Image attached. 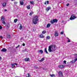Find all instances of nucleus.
<instances>
[{
  "label": "nucleus",
  "instance_id": "nucleus-6",
  "mask_svg": "<svg viewBox=\"0 0 77 77\" xmlns=\"http://www.w3.org/2000/svg\"><path fill=\"white\" fill-rule=\"evenodd\" d=\"M1 51H2L3 52H6V51H7V49H6L5 48H4L2 49V50H1Z\"/></svg>",
  "mask_w": 77,
  "mask_h": 77
},
{
  "label": "nucleus",
  "instance_id": "nucleus-5",
  "mask_svg": "<svg viewBox=\"0 0 77 77\" xmlns=\"http://www.w3.org/2000/svg\"><path fill=\"white\" fill-rule=\"evenodd\" d=\"M59 75H60V77H62L63 76V74L61 72H59Z\"/></svg>",
  "mask_w": 77,
  "mask_h": 77
},
{
  "label": "nucleus",
  "instance_id": "nucleus-13",
  "mask_svg": "<svg viewBox=\"0 0 77 77\" xmlns=\"http://www.w3.org/2000/svg\"><path fill=\"white\" fill-rule=\"evenodd\" d=\"M26 8L28 9H30V5H28L27 6Z\"/></svg>",
  "mask_w": 77,
  "mask_h": 77
},
{
  "label": "nucleus",
  "instance_id": "nucleus-35",
  "mask_svg": "<svg viewBox=\"0 0 77 77\" xmlns=\"http://www.w3.org/2000/svg\"><path fill=\"white\" fill-rule=\"evenodd\" d=\"M60 34H61V35H63V32H60Z\"/></svg>",
  "mask_w": 77,
  "mask_h": 77
},
{
  "label": "nucleus",
  "instance_id": "nucleus-37",
  "mask_svg": "<svg viewBox=\"0 0 77 77\" xmlns=\"http://www.w3.org/2000/svg\"><path fill=\"white\" fill-rule=\"evenodd\" d=\"M18 47H19V45L17 46V47H16V49H17V48H18Z\"/></svg>",
  "mask_w": 77,
  "mask_h": 77
},
{
  "label": "nucleus",
  "instance_id": "nucleus-2",
  "mask_svg": "<svg viewBox=\"0 0 77 77\" xmlns=\"http://www.w3.org/2000/svg\"><path fill=\"white\" fill-rule=\"evenodd\" d=\"M38 20V17L37 16H35L34 18L32 21L34 24H37V22Z\"/></svg>",
  "mask_w": 77,
  "mask_h": 77
},
{
  "label": "nucleus",
  "instance_id": "nucleus-17",
  "mask_svg": "<svg viewBox=\"0 0 77 77\" xmlns=\"http://www.w3.org/2000/svg\"><path fill=\"white\" fill-rule=\"evenodd\" d=\"M45 58H42L41 60H39V62H42V61L44 60Z\"/></svg>",
  "mask_w": 77,
  "mask_h": 77
},
{
  "label": "nucleus",
  "instance_id": "nucleus-32",
  "mask_svg": "<svg viewBox=\"0 0 77 77\" xmlns=\"http://www.w3.org/2000/svg\"><path fill=\"white\" fill-rule=\"evenodd\" d=\"M51 77H54L55 75H50Z\"/></svg>",
  "mask_w": 77,
  "mask_h": 77
},
{
  "label": "nucleus",
  "instance_id": "nucleus-18",
  "mask_svg": "<svg viewBox=\"0 0 77 77\" xmlns=\"http://www.w3.org/2000/svg\"><path fill=\"white\" fill-rule=\"evenodd\" d=\"M39 36L40 37V38H44V36H43V35L42 34L40 35H39Z\"/></svg>",
  "mask_w": 77,
  "mask_h": 77
},
{
  "label": "nucleus",
  "instance_id": "nucleus-19",
  "mask_svg": "<svg viewBox=\"0 0 77 77\" xmlns=\"http://www.w3.org/2000/svg\"><path fill=\"white\" fill-rule=\"evenodd\" d=\"M27 75H26V77H31V76L30 75L29 73L27 74Z\"/></svg>",
  "mask_w": 77,
  "mask_h": 77
},
{
  "label": "nucleus",
  "instance_id": "nucleus-41",
  "mask_svg": "<svg viewBox=\"0 0 77 77\" xmlns=\"http://www.w3.org/2000/svg\"><path fill=\"white\" fill-rule=\"evenodd\" d=\"M66 61L65 60H64V63H66Z\"/></svg>",
  "mask_w": 77,
  "mask_h": 77
},
{
  "label": "nucleus",
  "instance_id": "nucleus-51",
  "mask_svg": "<svg viewBox=\"0 0 77 77\" xmlns=\"http://www.w3.org/2000/svg\"><path fill=\"white\" fill-rule=\"evenodd\" d=\"M12 1H13V0H11Z\"/></svg>",
  "mask_w": 77,
  "mask_h": 77
},
{
  "label": "nucleus",
  "instance_id": "nucleus-34",
  "mask_svg": "<svg viewBox=\"0 0 77 77\" xmlns=\"http://www.w3.org/2000/svg\"><path fill=\"white\" fill-rule=\"evenodd\" d=\"M46 3L47 4V5L48 4V3H49V1H46Z\"/></svg>",
  "mask_w": 77,
  "mask_h": 77
},
{
  "label": "nucleus",
  "instance_id": "nucleus-27",
  "mask_svg": "<svg viewBox=\"0 0 77 77\" xmlns=\"http://www.w3.org/2000/svg\"><path fill=\"white\" fill-rule=\"evenodd\" d=\"M30 2L31 3V4H32V5H33V3H34L33 1H30Z\"/></svg>",
  "mask_w": 77,
  "mask_h": 77
},
{
  "label": "nucleus",
  "instance_id": "nucleus-16",
  "mask_svg": "<svg viewBox=\"0 0 77 77\" xmlns=\"http://www.w3.org/2000/svg\"><path fill=\"white\" fill-rule=\"evenodd\" d=\"M59 68H60L62 69V68H63V65H59Z\"/></svg>",
  "mask_w": 77,
  "mask_h": 77
},
{
  "label": "nucleus",
  "instance_id": "nucleus-26",
  "mask_svg": "<svg viewBox=\"0 0 77 77\" xmlns=\"http://www.w3.org/2000/svg\"><path fill=\"white\" fill-rule=\"evenodd\" d=\"M7 38H11V35H7Z\"/></svg>",
  "mask_w": 77,
  "mask_h": 77
},
{
  "label": "nucleus",
  "instance_id": "nucleus-8",
  "mask_svg": "<svg viewBox=\"0 0 77 77\" xmlns=\"http://www.w3.org/2000/svg\"><path fill=\"white\" fill-rule=\"evenodd\" d=\"M20 3L21 5H24V2H23V0H20Z\"/></svg>",
  "mask_w": 77,
  "mask_h": 77
},
{
  "label": "nucleus",
  "instance_id": "nucleus-7",
  "mask_svg": "<svg viewBox=\"0 0 77 77\" xmlns=\"http://www.w3.org/2000/svg\"><path fill=\"white\" fill-rule=\"evenodd\" d=\"M50 9H51V7H47L46 8V11L47 12H48Z\"/></svg>",
  "mask_w": 77,
  "mask_h": 77
},
{
  "label": "nucleus",
  "instance_id": "nucleus-36",
  "mask_svg": "<svg viewBox=\"0 0 77 77\" xmlns=\"http://www.w3.org/2000/svg\"><path fill=\"white\" fill-rule=\"evenodd\" d=\"M17 3L18 2H14V4H17Z\"/></svg>",
  "mask_w": 77,
  "mask_h": 77
},
{
  "label": "nucleus",
  "instance_id": "nucleus-21",
  "mask_svg": "<svg viewBox=\"0 0 77 77\" xmlns=\"http://www.w3.org/2000/svg\"><path fill=\"white\" fill-rule=\"evenodd\" d=\"M30 60V59H29V58H26L25 59V61H26L27 62V61H29V60Z\"/></svg>",
  "mask_w": 77,
  "mask_h": 77
},
{
  "label": "nucleus",
  "instance_id": "nucleus-46",
  "mask_svg": "<svg viewBox=\"0 0 77 77\" xmlns=\"http://www.w3.org/2000/svg\"><path fill=\"white\" fill-rule=\"evenodd\" d=\"M45 5H47V3H46V2L45 3Z\"/></svg>",
  "mask_w": 77,
  "mask_h": 77
},
{
  "label": "nucleus",
  "instance_id": "nucleus-33",
  "mask_svg": "<svg viewBox=\"0 0 77 77\" xmlns=\"http://www.w3.org/2000/svg\"><path fill=\"white\" fill-rule=\"evenodd\" d=\"M12 68H14V64H12Z\"/></svg>",
  "mask_w": 77,
  "mask_h": 77
},
{
  "label": "nucleus",
  "instance_id": "nucleus-10",
  "mask_svg": "<svg viewBox=\"0 0 77 77\" xmlns=\"http://www.w3.org/2000/svg\"><path fill=\"white\" fill-rule=\"evenodd\" d=\"M76 61H77V60H72L70 62L72 63H75Z\"/></svg>",
  "mask_w": 77,
  "mask_h": 77
},
{
  "label": "nucleus",
  "instance_id": "nucleus-9",
  "mask_svg": "<svg viewBox=\"0 0 77 77\" xmlns=\"http://www.w3.org/2000/svg\"><path fill=\"white\" fill-rule=\"evenodd\" d=\"M38 53H40V54H42L43 53V51L42 50H39Z\"/></svg>",
  "mask_w": 77,
  "mask_h": 77
},
{
  "label": "nucleus",
  "instance_id": "nucleus-28",
  "mask_svg": "<svg viewBox=\"0 0 77 77\" xmlns=\"http://www.w3.org/2000/svg\"><path fill=\"white\" fill-rule=\"evenodd\" d=\"M10 26V25H9V24H8L7 26V27H9Z\"/></svg>",
  "mask_w": 77,
  "mask_h": 77
},
{
  "label": "nucleus",
  "instance_id": "nucleus-42",
  "mask_svg": "<svg viewBox=\"0 0 77 77\" xmlns=\"http://www.w3.org/2000/svg\"><path fill=\"white\" fill-rule=\"evenodd\" d=\"M14 64L15 65H17V63H14Z\"/></svg>",
  "mask_w": 77,
  "mask_h": 77
},
{
  "label": "nucleus",
  "instance_id": "nucleus-25",
  "mask_svg": "<svg viewBox=\"0 0 77 77\" xmlns=\"http://www.w3.org/2000/svg\"><path fill=\"white\" fill-rule=\"evenodd\" d=\"M18 20L17 19H16L14 20V23H17Z\"/></svg>",
  "mask_w": 77,
  "mask_h": 77
},
{
  "label": "nucleus",
  "instance_id": "nucleus-31",
  "mask_svg": "<svg viewBox=\"0 0 77 77\" xmlns=\"http://www.w3.org/2000/svg\"><path fill=\"white\" fill-rule=\"evenodd\" d=\"M33 12H30L29 13V15H32Z\"/></svg>",
  "mask_w": 77,
  "mask_h": 77
},
{
  "label": "nucleus",
  "instance_id": "nucleus-39",
  "mask_svg": "<svg viewBox=\"0 0 77 77\" xmlns=\"http://www.w3.org/2000/svg\"><path fill=\"white\" fill-rule=\"evenodd\" d=\"M2 29V26H0V29Z\"/></svg>",
  "mask_w": 77,
  "mask_h": 77
},
{
  "label": "nucleus",
  "instance_id": "nucleus-44",
  "mask_svg": "<svg viewBox=\"0 0 77 77\" xmlns=\"http://www.w3.org/2000/svg\"><path fill=\"white\" fill-rule=\"evenodd\" d=\"M4 11H7V10L6 9H5Z\"/></svg>",
  "mask_w": 77,
  "mask_h": 77
},
{
  "label": "nucleus",
  "instance_id": "nucleus-48",
  "mask_svg": "<svg viewBox=\"0 0 77 77\" xmlns=\"http://www.w3.org/2000/svg\"><path fill=\"white\" fill-rule=\"evenodd\" d=\"M34 68H37V67H34Z\"/></svg>",
  "mask_w": 77,
  "mask_h": 77
},
{
  "label": "nucleus",
  "instance_id": "nucleus-29",
  "mask_svg": "<svg viewBox=\"0 0 77 77\" xmlns=\"http://www.w3.org/2000/svg\"><path fill=\"white\" fill-rule=\"evenodd\" d=\"M45 32H46V31H44L42 32V33H43V34H44V33H45Z\"/></svg>",
  "mask_w": 77,
  "mask_h": 77
},
{
  "label": "nucleus",
  "instance_id": "nucleus-24",
  "mask_svg": "<svg viewBox=\"0 0 77 77\" xmlns=\"http://www.w3.org/2000/svg\"><path fill=\"white\" fill-rule=\"evenodd\" d=\"M2 23L3 24H5L6 23L5 22V20H4V21H2Z\"/></svg>",
  "mask_w": 77,
  "mask_h": 77
},
{
  "label": "nucleus",
  "instance_id": "nucleus-30",
  "mask_svg": "<svg viewBox=\"0 0 77 77\" xmlns=\"http://www.w3.org/2000/svg\"><path fill=\"white\" fill-rule=\"evenodd\" d=\"M67 39H68V41H67L68 42H71L70 41V39L68 38H67Z\"/></svg>",
  "mask_w": 77,
  "mask_h": 77
},
{
  "label": "nucleus",
  "instance_id": "nucleus-4",
  "mask_svg": "<svg viewBox=\"0 0 77 77\" xmlns=\"http://www.w3.org/2000/svg\"><path fill=\"white\" fill-rule=\"evenodd\" d=\"M57 20L54 19L51 21L50 23L51 24H53L54 23H57Z\"/></svg>",
  "mask_w": 77,
  "mask_h": 77
},
{
  "label": "nucleus",
  "instance_id": "nucleus-45",
  "mask_svg": "<svg viewBox=\"0 0 77 77\" xmlns=\"http://www.w3.org/2000/svg\"><path fill=\"white\" fill-rule=\"evenodd\" d=\"M62 23H64V21L63 20V21H62Z\"/></svg>",
  "mask_w": 77,
  "mask_h": 77
},
{
  "label": "nucleus",
  "instance_id": "nucleus-43",
  "mask_svg": "<svg viewBox=\"0 0 77 77\" xmlns=\"http://www.w3.org/2000/svg\"><path fill=\"white\" fill-rule=\"evenodd\" d=\"M23 46H25V44H23Z\"/></svg>",
  "mask_w": 77,
  "mask_h": 77
},
{
  "label": "nucleus",
  "instance_id": "nucleus-1",
  "mask_svg": "<svg viewBox=\"0 0 77 77\" xmlns=\"http://www.w3.org/2000/svg\"><path fill=\"white\" fill-rule=\"evenodd\" d=\"M56 45H51L49 46L48 51L49 52H52V51H54L56 50Z\"/></svg>",
  "mask_w": 77,
  "mask_h": 77
},
{
  "label": "nucleus",
  "instance_id": "nucleus-20",
  "mask_svg": "<svg viewBox=\"0 0 77 77\" xmlns=\"http://www.w3.org/2000/svg\"><path fill=\"white\" fill-rule=\"evenodd\" d=\"M45 52L46 53V54H48V52L47 51V48H45Z\"/></svg>",
  "mask_w": 77,
  "mask_h": 77
},
{
  "label": "nucleus",
  "instance_id": "nucleus-11",
  "mask_svg": "<svg viewBox=\"0 0 77 77\" xmlns=\"http://www.w3.org/2000/svg\"><path fill=\"white\" fill-rule=\"evenodd\" d=\"M5 18L4 17V16H2L1 17V20H2V21H5Z\"/></svg>",
  "mask_w": 77,
  "mask_h": 77
},
{
  "label": "nucleus",
  "instance_id": "nucleus-52",
  "mask_svg": "<svg viewBox=\"0 0 77 77\" xmlns=\"http://www.w3.org/2000/svg\"><path fill=\"white\" fill-rule=\"evenodd\" d=\"M66 63H65V64H66Z\"/></svg>",
  "mask_w": 77,
  "mask_h": 77
},
{
  "label": "nucleus",
  "instance_id": "nucleus-47",
  "mask_svg": "<svg viewBox=\"0 0 77 77\" xmlns=\"http://www.w3.org/2000/svg\"><path fill=\"white\" fill-rule=\"evenodd\" d=\"M75 60H77V57H76V59Z\"/></svg>",
  "mask_w": 77,
  "mask_h": 77
},
{
  "label": "nucleus",
  "instance_id": "nucleus-49",
  "mask_svg": "<svg viewBox=\"0 0 77 77\" xmlns=\"http://www.w3.org/2000/svg\"><path fill=\"white\" fill-rule=\"evenodd\" d=\"M1 57H0V60H1Z\"/></svg>",
  "mask_w": 77,
  "mask_h": 77
},
{
  "label": "nucleus",
  "instance_id": "nucleus-14",
  "mask_svg": "<svg viewBox=\"0 0 77 77\" xmlns=\"http://www.w3.org/2000/svg\"><path fill=\"white\" fill-rule=\"evenodd\" d=\"M50 26H51V25L50 23H48L47 25V27L48 28H49V27H50Z\"/></svg>",
  "mask_w": 77,
  "mask_h": 77
},
{
  "label": "nucleus",
  "instance_id": "nucleus-23",
  "mask_svg": "<svg viewBox=\"0 0 77 77\" xmlns=\"http://www.w3.org/2000/svg\"><path fill=\"white\" fill-rule=\"evenodd\" d=\"M50 38V36H48L46 37L47 39H49Z\"/></svg>",
  "mask_w": 77,
  "mask_h": 77
},
{
  "label": "nucleus",
  "instance_id": "nucleus-3",
  "mask_svg": "<svg viewBox=\"0 0 77 77\" xmlns=\"http://www.w3.org/2000/svg\"><path fill=\"white\" fill-rule=\"evenodd\" d=\"M76 18H77V17L73 15H72L70 18V20H74Z\"/></svg>",
  "mask_w": 77,
  "mask_h": 77
},
{
  "label": "nucleus",
  "instance_id": "nucleus-38",
  "mask_svg": "<svg viewBox=\"0 0 77 77\" xmlns=\"http://www.w3.org/2000/svg\"><path fill=\"white\" fill-rule=\"evenodd\" d=\"M77 55V54H74V56H76Z\"/></svg>",
  "mask_w": 77,
  "mask_h": 77
},
{
  "label": "nucleus",
  "instance_id": "nucleus-12",
  "mask_svg": "<svg viewBox=\"0 0 77 77\" xmlns=\"http://www.w3.org/2000/svg\"><path fill=\"white\" fill-rule=\"evenodd\" d=\"M2 6L4 8H5V7H6V3H4L3 4H2Z\"/></svg>",
  "mask_w": 77,
  "mask_h": 77
},
{
  "label": "nucleus",
  "instance_id": "nucleus-40",
  "mask_svg": "<svg viewBox=\"0 0 77 77\" xmlns=\"http://www.w3.org/2000/svg\"><path fill=\"white\" fill-rule=\"evenodd\" d=\"M69 4H67L66 5V6H69Z\"/></svg>",
  "mask_w": 77,
  "mask_h": 77
},
{
  "label": "nucleus",
  "instance_id": "nucleus-50",
  "mask_svg": "<svg viewBox=\"0 0 77 77\" xmlns=\"http://www.w3.org/2000/svg\"><path fill=\"white\" fill-rule=\"evenodd\" d=\"M69 20H68V21H69Z\"/></svg>",
  "mask_w": 77,
  "mask_h": 77
},
{
  "label": "nucleus",
  "instance_id": "nucleus-22",
  "mask_svg": "<svg viewBox=\"0 0 77 77\" xmlns=\"http://www.w3.org/2000/svg\"><path fill=\"white\" fill-rule=\"evenodd\" d=\"M22 25L21 24H20V27H19V28H20V30H21V29H22Z\"/></svg>",
  "mask_w": 77,
  "mask_h": 77
},
{
  "label": "nucleus",
  "instance_id": "nucleus-15",
  "mask_svg": "<svg viewBox=\"0 0 77 77\" xmlns=\"http://www.w3.org/2000/svg\"><path fill=\"white\" fill-rule=\"evenodd\" d=\"M58 34L57 32H55V36H58Z\"/></svg>",
  "mask_w": 77,
  "mask_h": 77
}]
</instances>
